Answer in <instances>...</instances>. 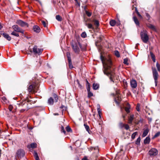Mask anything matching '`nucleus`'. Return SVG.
Masks as SVG:
<instances>
[{
	"label": "nucleus",
	"mask_w": 160,
	"mask_h": 160,
	"mask_svg": "<svg viewBox=\"0 0 160 160\" xmlns=\"http://www.w3.org/2000/svg\"><path fill=\"white\" fill-rule=\"evenodd\" d=\"M87 36L86 33L85 32H83L81 34V36L83 38H85Z\"/></svg>",
	"instance_id": "a19ab883"
},
{
	"label": "nucleus",
	"mask_w": 160,
	"mask_h": 160,
	"mask_svg": "<svg viewBox=\"0 0 160 160\" xmlns=\"http://www.w3.org/2000/svg\"><path fill=\"white\" fill-rule=\"evenodd\" d=\"M77 82H78V85H79V87H80V88H81V87H82V86H81V85L79 84V81H78V80H77Z\"/></svg>",
	"instance_id": "6e6d98bb"
},
{
	"label": "nucleus",
	"mask_w": 160,
	"mask_h": 160,
	"mask_svg": "<svg viewBox=\"0 0 160 160\" xmlns=\"http://www.w3.org/2000/svg\"><path fill=\"white\" fill-rule=\"evenodd\" d=\"M140 105L138 103L137 104L136 108L137 109V110L138 111H140Z\"/></svg>",
	"instance_id": "37998d69"
},
{
	"label": "nucleus",
	"mask_w": 160,
	"mask_h": 160,
	"mask_svg": "<svg viewBox=\"0 0 160 160\" xmlns=\"http://www.w3.org/2000/svg\"><path fill=\"white\" fill-rule=\"evenodd\" d=\"M133 20L135 24L139 26V22L137 18L136 17L134 16L133 17Z\"/></svg>",
	"instance_id": "a211bd4d"
},
{
	"label": "nucleus",
	"mask_w": 160,
	"mask_h": 160,
	"mask_svg": "<svg viewBox=\"0 0 160 160\" xmlns=\"http://www.w3.org/2000/svg\"><path fill=\"white\" fill-rule=\"evenodd\" d=\"M146 15L148 18L149 19L150 18V16H149V14L148 13H146Z\"/></svg>",
	"instance_id": "5fc2aeb1"
},
{
	"label": "nucleus",
	"mask_w": 160,
	"mask_h": 160,
	"mask_svg": "<svg viewBox=\"0 0 160 160\" xmlns=\"http://www.w3.org/2000/svg\"><path fill=\"white\" fill-rule=\"evenodd\" d=\"M3 37L7 39L8 41H10L11 39V37L9 36L8 34L6 33H3L2 34Z\"/></svg>",
	"instance_id": "2eb2a0df"
},
{
	"label": "nucleus",
	"mask_w": 160,
	"mask_h": 160,
	"mask_svg": "<svg viewBox=\"0 0 160 160\" xmlns=\"http://www.w3.org/2000/svg\"><path fill=\"white\" fill-rule=\"evenodd\" d=\"M33 29L34 32L38 33L40 32V28L38 26H34L33 27Z\"/></svg>",
	"instance_id": "4468645a"
},
{
	"label": "nucleus",
	"mask_w": 160,
	"mask_h": 160,
	"mask_svg": "<svg viewBox=\"0 0 160 160\" xmlns=\"http://www.w3.org/2000/svg\"><path fill=\"white\" fill-rule=\"evenodd\" d=\"M56 18L59 21H61L62 20V18L59 15H56Z\"/></svg>",
	"instance_id": "393cba45"
},
{
	"label": "nucleus",
	"mask_w": 160,
	"mask_h": 160,
	"mask_svg": "<svg viewBox=\"0 0 160 160\" xmlns=\"http://www.w3.org/2000/svg\"><path fill=\"white\" fill-rule=\"evenodd\" d=\"M66 130H67V131L68 132H70V131H71L72 130H71V128H70L68 126H67L66 128Z\"/></svg>",
	"instance_id": "c03bdc74"
},
{
	"label": "nucleus",
	"mask_w": 160,
	"mask_h": 160,
	"mask_svg": "<svg viewBox=\"0 0 160 160\" xmlns=\"http://www.w3.org/2000/svg\"><path fill=\"white\" fill-rule=\"evenodd\" d=\"M85 128L86 129V130L89 133V127L87 125V124H84V125Z\"/></svg>",
	"instance_id": "c9c22d12"
},
{
	"label": "nucleus",
	"mask_w": 160,
	"mask_h": 160,
	"mask_svg": "<svg viewBox=\"0 0 160 160\" xmlns=\"http://www.w3.org/2000/svg\"><path fill=\"white\" fill-rule=\"evenodd\" d=\"M24 155L25 152L22 149H20L17 150L16 156L18 158H21L23 157Z\"/></svg>",
	"instance_id": "20e7f679"
},
{
	"label": "nucleus",
	"mask_w": 160,
	"mask_h": 160,
	"mask_svg": "<svg viewBox=\"0 0 160 160\" xmlns=\"http://www.w3.org/2000/svg\"><path fill=\"white\" fill-rule=\"evenodd\" d=\"M78 5H79V6H80V4H79V3H78Z\"/></svg>",
	"instance_id": "69168bd1"
},
{
	"label": "nucleus",
	"mask_w": 160,
	"mask_h": 160,
	"mask_svg": "<svg viewBox=\"0 0 160 160\" xmlns=\"http://www.w3.org/2000/svg\"><path fill=\"white\" fill-rule=\"evenodd\" d=\"M124 127H125V128L126 130H128L129 128V126L128 124L125 125Z\"/></svg>",
	"instance_id": "3c124183"
},
{
	"label": "nucleus",
	"mask_w": 160,
	"mask_h": 160,
	"mask_svg": "<svg viewBox=\"0 0 160 160\" xmlns=\"http://www.w3.org/2000/svg\"><path fill=\"white\" fill-rule=\"evenodd\" d=\"M158 153L157 150L155 148H152L149 152L150 156H156L158 154Z\"/></svg>",
	"instance_id": "1a4fd4ad"
},
{
	"label": "nucleus",
	"mask_w": 160,
	"mask_h": 160,
	"mask_svg": "<svg viewBox=\"0 0 160 160\" xmlns=\"http://www.w3.org/2000/svg\"><path fill=\"white\" fill-rule=\"evenodd\" d=\"M137 132H135L133 133L132 135V139H134L135 137L136 136L137 134Z\"/></svg>",
	"instance_id": "473e14b6"
},
{
	"label": "nucleus",
	"mask_w": 160,
	"mask_h": 160,
	"mask_svg": "<svg viewBox=\"0 0 160 160\" xmlns=\"http://www.w3.org/2000/svg\"><path fill=\"white\" fill-rule=\"evenodd\" d=\"M87 25L88 28L89 29H93L92 25L91 24L89 23L88 24H87Z\"/></svg>",
	"instance_id": "e433bc0d"
},
{
	"label": "nucleus",
	"mask_w": 160,
	"mask_h": 160,
	"mask_svg": "<svg viewBox=\"0 0 160 160\" xmlns=\"http://www.w3.org/2000/svg\"><path fill=\"white\" fill-rule=\"evenodd\" d=\"M99 87V85L98 84L94 83L93 84V88L94 90H97Z\"/></svg>",
	"instance_id": "aec40b11"
},
{
	"label": "nucleus",
	"mask_w": 160,
	"mask_h": 160,
	"mask_svg": "<svg viewBox=\"0 0 160 160\" xmlns=\"http://www.w3.org/2000/svg\"><path fill=\"white\" fill-rule=\"evenodd\" d=\"M159 135V132H158L157 133H156L154 135V137H156L158 136Z\"/></svg>",
	"instance_id": "603ef678"
},
{
	"label": "nucleus",
	"mask_w": 160,
	"mask_h": 160,
	"mask_svg": "<svg viewBox=\"0 0 160 160\" xmlns=\"http://www.w3.org/2000/svg\"><path fill=\"white\" fill-rule=\"evenodd\" d=\"M125 124L122 122H120L119 124V126L121 128H122L124 126Z\"/></svg>",
	"instance_id": "49530a36"
},
{
	"label": "nucleus",
	"mask_w": 160,
	"mask_h": 160,
	"mask_svg": "<svg viewBox=\"0 0 160 160\" xmlns=\"http://www.w3.org/2000/svg\"><path fill=\"white\" fill-rule=\"evenodd\" d=\"M54 100L52 97L50 98L48 100V103L50 105H52L53 103Z\"/></svg>",
	"instance_id": "6ab92c4d"
},
{
	"label": "nucleus",
	"mask_w": 160,
	"mask_h": 160,
	"mask_svg": "<svg viewBox=\"0 0 160 160\" xmlns=\"http://www.w3.org/2000/svg\"><path fill=\"white\" fill-rule=\"evenodd\" d=\"M86 14L88 17H90L92 14V12H89L87 11H85Z\"/></svg>",
	"instance_id": "2f4dec72"
},
{
	"label": "nucleus",
	"mask_w": 160,
	"mask_h": 160,
	"mask_svg": "<svg viewBox=\"0 0 160 160\" xmlns=\"http://www.w3.org/2000/svg\"><path fill=\"white\" fill-rule=\"evenodd\" d=\"M148 27L149 28H151V29H155V27H154V26H153V25H152L150 24V25H149L148 26Z\"/></svg>",
	"instance_id": "a18cd8bd"
},
{
	"label": "nucleus",
	"mask_w": 160,
	"mask_h": 160,
	"mask_svg": "<svg viewBox=\"0 0 160 160\" xmlns=\"http://www.w3.org/2000/svg\"><path fill=\"white\" fill-rule=\"evenodd\" d=\"M123 63L124 64L127 65H128V59L127 58H126L124 59Z\"/></svg>",
	"instance_id": "58836bf2"
},
{
	"label": "nucleus",
	"mask_w": 160,
	"mask_h": 160,
	"mask_svg": "<svg viewBox=\"0 0 160 160\" xmlns=\"http://www.w3.org/2000/svg\"><path fill=\"white\" fill-rule=\"evenodd\" d=\"M140 140L141 138L140 137H139L137 138L136 142V144H139L140 143Z\"/></svg>",
	"instance_id": "c756f323"
},
{
	"label": "nucleus",
	"mask_w": 160,
	"mask_h": 160,
	"mask_svg": "<svg viewBox=\"0 0 160 160\" xmlns=\"http://www.w3.org/2000/svg\"><path fill=\"white\" fill-rule=\"evenodd\" d=\"M16 23L22 27L25 26L28 27V24L27 23L20 20H18Z\"/></svg>",
	"instance_id": "0eeeda50"
},
{
	"label": "nucleus",
	"mask_w": 160,
	"mask_h": 160,
	"mask_svg": "<svg viewBox=\"0 0 160 160\" xmlns=\"http://www.w3.org/2000/svg\"><path fill=\"white\" fill-rule=\"evenodd\" d=\"M122 117H123V118L124 119L125 116L124 115H122Z\"/></svg>",
	"instance_id": "e2e57ef3"
},
{
	"label": "nucleus",
	"mask_w": 160,
	"mask_h": 160,
	"mask_svg": "<svg viewBox=\"0 0 160 160\" xmlns=\"http://www.w3.org/2000/svg\"><path fill=\"white\" fill-rule=\"evenodd\" d=\"M2 27V26L1 24V23H0V29H1Z\"/></svg>",
	"instance_id": "bf43d9fd"
},
{
	"label": "nucleus",
	"mask_w": 160,
	"mask_h": 160,
	"mask_svg": "<svg viewBox=\"0 0 160 160\" xmlns=\"http://www.w3.org/2000/svg\"><path fill=\"white\" fill-rule=\"evenodd\" d=\"M115 54L118 57H119L120 56L119 53L118 51H115L114 52Z\"/></svg>",
	"instance_id": "72a5a7b5"
},
{
	"label": "nucleus",
	"mask_w": 160,
	"mask_h": 160,
	"mask_svg": "<svg viewBox=\"0 0 160 160\" xmlns=\"http://www.w3.org/2000/svg\"><path fill=\"white\" fill-rule=\"evenodd\" d=\"M116 24V22L115 20H112L110 21V24L112 26H114Z\"/></svg>",
	"instance_id": "412c9836"
},
{
	"label": "nucleus",
	"mask_w": 160,
	"mask_h": 160,
	"mask_svg": "<svg viewBox=\"0 0 160 160\" xmlns=\"http://www.w3.org/2000/svg\"><path fill=\"white\" fill-rule=\"evenodd\" d=\"M93 22H94L95 25H96L97 26H98L99 25V22L97 20H93Z\"/></svg>",
	"instance_id": "79ce46f5"
},
{
	"label": "nucleus",
	"mask_w": 160,
	"mask_h": 160,
	"mask_svg": "<svg viewBox=\"0 0 160 160\" xmlns=\"http://www.w3.org/2000/svg\"><path fill=\"white\" fill-rule=\"evenodd\" d=\"M11 34L12 35L15 36L16 37H18L19 36V34L18 33L15 32L14 31L12 32Z\"/></svg>",
	"instance_id": "ea45409f"
},
{
	"label": "nucleus",
	"mask_w": 160,
	"mask_h": 160,
	"mask_svg": "<svg viewBox=\"0 0 160 160\" xmlns=\"http://www.w3.org/2000/svg\"><path fill=\"white\" fill-rule=\"evenodd\" d=\"M150 138L149 137H147L144 141V143L145 144H148L150 142Z\"/></svg>",
	"instance_id": "f3484780"
},
{
	"label": "nucleus",
	"mask_w": 160,
	"mask_h": 160,
	"mask_svg": "<svg viewBox=\"0 0 160 160\" xmlns=\"http://www.w3.org/2000/svg\"><path fill=\"white\" fill-rule=\"evenodd\" d=\"M55 98V99L56 100H57V99H58V97H57H57H56Z\"/></svg>",
	"instance_id": "680f3d73"
},
{
	"label": "nucleus",
	"mask_w": 160,
	"mask_h": 160,
	"mask_svg": "<svg viewBox=\"0 0 160 160\" xmlns=\"http://www.w3.org/2000/svg\"><path fill=\"white\" fill-rule=\"evenodd\" d=\"M61 108H62V107Z\"/></svg>",
	"instance_id": "774afa93"
},
{
	"label": "nucleus",
	"mask_w": 160,
	"mask_h": 160,
	"mask_svg": "<svg viewBox=\"0 0 160 160\" xmlns=\"http://www.w3.org/2000/svg\"><path fill=\"white\" fill-rule=\"evenodd\" d=\"M130 108V106L129 104H128L127 107L125 108V110L127 113H129L130 112L129 109Z\"/></svg>",
	"instance_id": "a878e982"
},
{
	"label": "nucleus",
	"mask_w": 160,
	"mask_h": 160,
	"mask_svg": "<svg viewBox=\"0 0 160 160\" xmlns=\"http://www.w3.org/2000/svg\"><path fill=\"white\" fill-rule=\"evenodd\" d=\"M87 83L88 84V85L89 86L88 88H87V90L88 91V97L90 98L91 97H92L93 95V93L90 91V88L89 87V83L88 82V81H87Z\"/></svg>",
	"instance_id": "f8f14e48"
},
{
	"label": "nucleus",
	"mask_w": 160,
	"mask_h": 160,
	"mask_svg": "<svg viewBox=\"0 0 160 160\" xmlns=\"http://www.w3.org/2000/svg\"><path fill=\"white\" fill-rule=\"evenodd\" d=\"M28 104L26 103H21L20 104L19 107L21 108H23L21 109L20 110V112H23L25 111H27L28 109Z\"/></svg>",
	"instance_id": "39448f33"
},
{
	"label": "nucleus",
	"mask_w": 160,
	"mask_h": 160,
	"mask_svg": "<svg viewBox=\"0 0 160 160\" xmlns=\"http://www.w3.org/2000/svg\"><path fill=\"white\" fill-rule=\"evenodd\" d=\"M61 132H63L64 134L66 132L65 130L64 129V128L63 126L61 127Z\"/></svg>",
	"instance_id": "de8ad7c7"
},
{
	"label": "nucleus",
	"mask_w": 160,
	"mask_h": 160,
	"mask_svg": "<svg viewBox=\"0 0 160 160\" xmlns=\"http://www.w3.org/2000/svg\"><path fill=\"white\" fill-rule=\"evenodd\" d=\"M34 156L36 160H39V158L38 156V153L36 152H34Z\"/></svg>",
	"instance_id": "b1692460"
},
{
	"label": "nucleus",
	"mask_w": 160,
	"mask_h": 160,
	"mask_svg": "<svg viewBox=\"0 0 160 160\" xmlns=\"http://www.w3.org/2000/svg\"><path fill=\"white\" fill-rule=\"evenodd\" d=\"M150 54L152 58V59L154 62L156 61L155 57L154 54L151 52H150Z\"/></svg>",
	"instance_id": "5701e85b"
},
{
	"label": "nucleus",
	"mask_w": 160,
	"mask_h": 160,
	"mask_svg": "<svg viewBox=\"0 0 160 160\" xmlns=\"http://www.w3.org/2000/svg\"><path fill=\"white\" fill-rule=\"evenodd\" d=\"M79 46L80 48H81V44L80 43H79Z\"/></svg>",
	"instance_id": "052dcab7"
},
{
	"label": "nucleus",
	"mask_w": 160,
	"mask_h": 160,
	"mask_svg": "<svg viewBox=\"0 0 160 160\" xmlns=\"http://www.w3.org/2000/svg\"><path fill=\"white\" fill-rule=\"evenodd\" d=\"M97 110L98 115L100 118H101V110L100 109L99 105L98 106V108Z\"/></svg>",
	"instance_id": "cd10ccee"
},
{
	"label": "nucleus",
	"mask_w": 160,
	"mask_h": 160,
	"mask_svg": "<svg viewBox=\"0 0 160 160\" xmlns=\"http://www.w3.org/2000/svg\"><path fill=\"white\" fill-rule=\"evenodd\" d=\"M135 11H136V12L138 15V17L140 18H142V16L139 13V12L137 10V8H136V9H135Z\"/></svg>",
	"instance_id": "4c0bfd02"
},
{
	"label": "nucleus",
	"mask_w": 160,
	"mask_h": 160,
	"mask_svg": "<svg viewBox=\"0 0 160 160\" xmlns=\"http://www.w3.org/2000/svg\"><path fill=\"white\" fill-rule=\"evenodd\" d=\"M12 28L15 31L20 32L22 33H24V31L21 29L17 25H14L12 26Z\"/></svg>",
	"instance_id": "6e6552de"
},
{
	"label": "nucleus",
	"mask_w": 160,
	"mask_h": 160,
	"mask_svg": "<svg viewBox=\"0 0 160 160\" xmlns=\"http://www.w3.org/2000/svg\"><path fill=\"white\" fill-rule=\"evenodd\" d=\"M156 66L159 72H160V65L158 62H157L156 64Z\"/></svg>",
	"instance_id": "7c9ffc66"
},
{
	"label": "nucleus",
	"mask_w": 160,
	"mask_h": 160,
	"mask_svg": "<svg viewBox=\"0 0 160 160\" xmlns=\"http://www.w3.org/2000/svg\"><path fill=\"white\" fill-rule=\"evenodd\" d=\"M55 114V115H58V113H57V114H56H56Z\"/></svg>",
	"instance_id": "0e129e2a"
},
{
	"label": "nucleus",
	"mask_w": 160,
	"mask_h": 160,
	"mask_svg": "<svg viewBox=\"0 0 160 160\" xmlns=\"http://www.w3.org/2000/svg\"><path fill=\"white\" fill-rule=\"evenodd\" d=\"M140 35L141 39L143 42L145 43H147L149 39L147 32L146 30H143L141 32Z\"/></svg>",
	"instance_id": "f03ea898"
},
{
	"label": "nucleus",
	"mask_w": 160,
	"mask_h": 160,
	"mask_svg": "<svg viewBox=\"0 0 160 160\" xmlns=\"http://www.w3.org/2000/svg\"><path fill=\"white\" fill-rule=\"evenodd\" d=\"M134 115H131L129 118L128 123H131L133 119Z\"/></svg>",
	"instance_id": "4be33fe9"
},
{
	"label": "nucleus",
	"mask_w": 160,
	"mask_h": 160,
	"mask_svg": "<svg viewBox=\"0 0 160 160\" xmlns=\"http://www.w3.org/2000/svg\"><path fill=\"white\" fill-rule=\"evenodd\" d=\"M72 46L73 51L75 52L76 53H78L80 51L79 48L76 44H72Z\"/></svg>",
	"instance_id": "9d476101"
},
{
	"label": "nucleus",
	"mask_w": 160,
	"mask_h": 160,
	"mask_svg": "<svg viewBox=\"0 0 160 160\" xmlns=\"http://www.w3.org/2000/svg\"><path fill=\"white\" fill-rule=\"evenodd\" d=\"M43 49H42L38 48L36 46H35L33 48V52L35 54H38V55L41 54Z\"/></svg>",
	"instance_id": "423d86ee"
},
{
	"label": "nucleus",
	"mask_w": 160,
	"mask_h": 160,
	"mask_svg": "<svg viewBox=\"0 0 160 160\" xmlns=\"http://www.w3.org/2000/svg\"><path fill=\"white\" fill-rule=\"evenodd\" d=\"M33 89V87L32 85H30L28 88V90L29 92H31Z\"/></svg>",
	"instance_id": "bb28decb"
},
{
	"label": "nucleus",
	"mask_w": 160,
	"mask_h": 160,
	"mask_svg": "<svg viewBox=\"0 0 160 160\" xmlns=\"http://www.w3.org/2000/svg\"><path fill=\"white\" fill-rule=\"evenodd\" d=\"M13 108V107L11 105H10L9 106L8 108L10 111H11Z\"/></svg>",
	"instance_id": "09e8293b"
},
{
	"label": "nucleus",
	"mask_w": 160,
	"mask_h": 160,
	"mask_svg": "<svg viewBox=\"0 0 160 160\" xmlns=\"http://www.w3.org/2000/svg\"><path fill=\"white\" fill-rule=\"evenodd\" d=\"M42 22L44 27H46L47 26L46 22L44 21H42Z\"/></svg>",
	"instance_id": "8fccbe9b"
},
{
	"label": "nucleus",
	"mask_w": 160,
	"mask_h": 160,
	"mask_svg": "<svg viewBox=\"0 0 160 160\" xmlns=\"http://www.w3.org/2000/svg\"><path fill=\"white\" fill-rule=\"evenodd\" d=\"M37 146V144L35 143H31L30 145H28L27 146V148H36Z\"/></svg>",
	"instance_id": "ddd939ff"
},
{
	"label": "nucleus",
	"mask_w": 160,
	"mask_h": 160,
	"mask_svg": "<svg viewBox=\"0 0 160 160\" xmlns=\"http://www.w3.org/2000/svg\"><path fill=\"white\" fill-rule=\"evenodd\" d=\"M82 160H88L87 158L86 157H84L83 158Z\"/></svg>",
	"instance_id": "4d7b16f0"
},
{
	"label": "nucleus",
	"mask_w": 160,
	"mask_h": 160,
	"mask_svg": "<svg viewBox=\"0 0 160 160\" xmlns=\"http://www.w3.org/2000/svg\"><path fill=\"white\" fill-rule=\"evenodd\" d=\"M130 84L131 87L133 88H135L137 87V82L135 80L132 79L131 80Z\"/></svg>",
	"instance_id": "9b49d317"
},
{
	"label": "nucleus",
	"mask_w": 160,
	"mask_h": 160,
	"mask_svg": "<svg viewBox=\"0 0 160 160\" xmlns=\"http://www.w3.org/2000/svg\"><path fill=\"white\" fill-rule=\"evenodd\" d=\"M75 0V1L77 2V0Z\"/></svg>",
	"instance_id": "338daca9"
},
{
	"label": "nucleus",
	"mask_w": 160,
	"mask_h": 160,
	"mask_svg": "<svg viewBox=\"0 0 160 160\" xmlns=\"http://www.w3.org/2000/svg\"><path fill=\"white\" fill-rule=\"evenodd\" d=\"M148 120L149 121V122H151L152 121V118H148Z\"/></svg>",
	"instance_id": "864d4df0"
},
{
	"label": "nucleus",
	"mask_w": 160,
	"mask_h": 160,
	"mask_svg": "<svg viewBox=\"0 0 160 160\" xmlns=\"http://www.w3.org/2000/svg\"><path fill=\"white\" fill-rule=\"evenodd\" d=\"M149 131V130L148 128H147L146 129H145L143 132V133L142 135V136L143 137H145L148 134V133Z\"/></svg>",
	"instance_id": "dca6fc26"
},
{
	"label": "nucleus",
	"mask_w": 160,
	"mask_h": 160,
	"mask_svg": "<svg viewBox=\"0 0 160 160\" xmlns=\"http://www.w3.org/2000/svg\"><path fill=\"white\" fill-rule=\"evenodd\" d=\"M67 56L68 58V60H71V57H70V52H67Z\"/></svg>",
	"instance_id": "f704fd0d"
},
{
	"label": "nucleus",
	"mask_w": 160,
	"mask_h": 160,
	"mask_svg": "<svg viewBox=\"0 0 160 160\" xmlns=\"http://www.w3.org/2000/svg\"><path fill=\"white\" fill-rule=\"evenodd\" d=\"M152 69L153 76L155 80V85L156 86L157 84V80L159 76V75L156 69L155 68H152Z\"/></svg>",
	"instance_id": "7ed1b4c3"
},
{
	"label": "nucleus",
	"mask_w": 160,
	"mask_h": 160,
	"mask_svg": "<svg viewBox=\"0 0 160 160\" xmlns=\"http://www.w3.org/2000/svg\"><path fill=\"white\" fill-rule=\"evenodd\" d=\"M101 59L103 65V71L104 74L109 77L111 81L114 82L113 78H114L115 73L110 70V66L112 63L111 59L109 58L104 59L102 57Z\"/></svg>",
	"instance_id": "f257e3e1"
},
{
	"label": "nucleus",
	"mask_w": 160,
	"mask_h": 160,
	"mask_svg": "<svg viewBox=\"0 0 160 160\" xmlns=\"http://www.w3.org/2000/svg\"><path fill=\"white\" fill-rule=\"evenodd\" d=\"M2 99L4 101H5V100H6V98L5 97H3L2 98Z\"/></svg>",
	"instance_id": "13d9d810"
},
{
	"label": "nucleus",
	"mask_w": 160,
	"mask_h": 160,
	"mask_svg": "<svg viewBox=\"0 0 160 160\" xmlns=\"http://www.w3.org/2000/svg\"><path fill=\"white\" fill-rule=\"evenodd\" d=\"M68 63L69 65V67L70 68H73L72 65V63L71 60H68Z\"/></svg>",
	"instance_id": "c85d7f7f"
}]
</instances>
